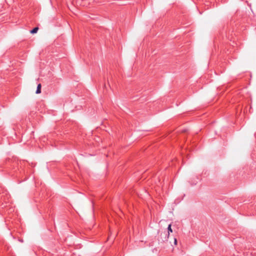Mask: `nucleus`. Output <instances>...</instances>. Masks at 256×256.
Returning <instances> with one entry per match:
<instances>
[{
  "mask_svg": "<svg viewBox=\"0 0 256 256\" xmlns=\"http://www.w3.org/2000/svg\"><path fill=\"white\" fill-rule=\"evenodd\" d=\"M36 92L37 94H40L41 92V84H39L38 85Z\"/></svg>",
  "mask_w": 256,
  "mask_h": 256,
  "instance_id": "nucleus-1",
  "label": "nucleus"
},
{
  "mask_svg": "<svg viewBox=\"0 0 256 256\" xmlns=\"http://www.w3.org/2000/svg\"><path fill=\"white\" fill-rule=\"evenodd\" d=\"M38 30V27H35L32 30H30V33L32 34H36Z\"/></svg>",
  "mask_w": 256,
  "mask_h": 256,
  "instance_id": "nucleus-2",
  "label": "nucleus"
},
{
  "mask_svg": "<svg viewBox=\"0 0 256 256\" xmlns=\"http://www.w3.org/2000/svg\"><path fill=\"white\" fill-rule=\"evenodd\" d=\"M171 226H172L171 224H170L168 227V236H169L170 232H172V229Z\"/></svg>",
  "mask_w": 256,
  "mask_h": 256,
  "instance_id": "nucleus-3",
  "label": "nucleus"
},
{
  "mask_svg": "<svg viewBox=\"0 0 256 256\" xmlns=\"http://www.w3.org/2000/svg\"><path fill=\"white\" fill-rule=\"evenodd\" d=\"M174 244H176V238L174 239Z\"/></svg>",
  "mask_w": 256,
  "mask_h": 256,
  "instance_id": "nucleus-4",
  "label": "nucleus"
}]
</instances>
